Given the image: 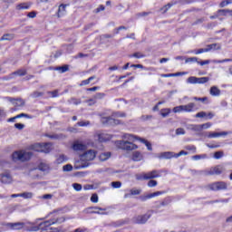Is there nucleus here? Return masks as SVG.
I'll return each instance as SVG.
<instances>
[{"label": "nucleus", "mask_w": 232, "mask_h": 232, "mask_svg": "<svg viewBox=\"0 0 232 232\" xmlns=\"http://www.w3.org/2000/svg\"><path fill=\"white\" fill-rule=\"evenodd\" d=\"M110 157H111V152H103V153L100 154L99 159H100V160H102V162H104L105 160H108V159H110Z\"/></svg>", "instance_id": "c756f323"}, {"label": "nucleus", "mask_w": 232, "mask_h": 232, "mask_svg": "<svg viewBox=\"0 0 232 232\" xmlns=\"http://www.w3.org/2000/svg\"><path fill=\"white\" fill-rule=\"evenodd\" d=\"M17 197H22L23 198H32V197H34V193H32V192H24V193H20V194L11 195L12 198H17Z\"/></svg>", "instance_id": "a211bd4d"}, {"label": "nucleus", "mask_w": 232, "mask_h": 232, "mask_svg": "<svg viewBox=\"0 0 232 232\" xmlns=\"http://www.w3.org/2000/svg\"><path fill=\"white\" fill-rule=\"evenodd\" d=\"M193 160H200V159H206V154L204 155H195L192 157Z\"/></svg>", "instance_id": "338daca9"}, {"label": "nucleus", "mask_w": 232, "mask_h": 232, "mask_svg": "<svg viewBox=\"0 0 232 232\" xmlns=\"http://www.w3.org/2000/svg\"><path fill=\"white\" fill-rule=\"evenodd\" d=\"M68 160V158L64 156V154H61L56 159V164H63V162H66Z\"/></svg>", "instance_id": "7c9ffc66"}, {"label": "nucleus", "mask_w": 232, "mask_h": 232, "mask_svg": "<svg viewBox=\"0 0 232 232\" xmlns=\"http://www.w3.org/2000/svg\"><path fill=\"white\" fill-rule=\"evenodd\" d=\"M96 139L99 142H107V140H111V135L106 132H98L95 134Z\"/></svg>", "instance_id": "9b49d317"}, {"label": "nucleus", "mask_w": 232, "mask_h": 232, "mask_svg": "<svg viewBox=\"0 0 232 232\" xmlns=\"http://www.w3.org/2000/svg\"><path fill=\"white\" fill-rule=\"evenodd\" d=\"M164 170H152L146 173V179H159L162 177Z\"/></svg>", "instance_id": "9d476101"}, {"label": "nucleus", "mask_w": 232, "mask_h": 232, "mask_svg": "<svg viewBox=\"0 0 232 232\" xmlns=\"http://www.w3.org/2000/svg\"><path fill=\"white\" fill-rule=\"evenodd\" d=\"M7 227H9L10 229H15V230L23 229V227H24V223L23 222L8 223Z\"/></svg>", "instance_id": "dca6fc26"}, {"label": "nucleus", "mask_w": 232, "mask_h": 232, "mask_svg": "<svg viewBox=\"0 0 232 232\" xmlns=\"http://www.w3.org/2000/svg\"><path fill=\"white\" fill-rule=\"evenodd\" d=\"M30 8V5L26 3L19 4L16 5V10H28Z\"/></svg>", "instance_id": "473e14b6"}, {"label": "nucleus", "mask_w": 232, "mask_h": 232, "mask_svg": "<svg viewBox=\"0 0 232 232\" xmlns=\"http://www.w3.org/2000/svg\"><path fill=\"white\" fill-rule=\"evenodd\" d=\"M180 72L178 73H167V74H161L160 77L168 78V77H177V75H179Z\"/></svg>", "instance_id": "5fc2aeb1"}, {"label": "nucleus", "mask_w": 232, "mask_h": 232, "mask_svg": "<svg viewBox=\"0 0 232 232\" xmlns=\"http://www.w3.org/2000/svg\"><path fill=\"white\" fill-rule=\"evenodd\" d=\"M0 181L2 182V184H11L12 175H10V172H5L4 174H1Z\"/></svg>", "instance_id": "4468645a"}, {"label": "nucleus", "mask_w": 232, "mask_h": 232, "mask_svg": "<svg viewBox=\"0 0 232 232\" xmlns=\"http://www.w3.org/2000/svg\"><path fill=\"white\" fill-rule=\"evenodd\" d=\"M69 102H70V104H74L75 106H77L78 104H81V100L72 98L69 101Z\"/></svg>", "instance_id": "6e6d98bb"}, {"label": "nucleus", "mask_w": 232, "mask_h": 232, "mask_svg": "<svg viewBox=\"0 0 232 232\" xmlns=\"http://www.w3.org/2000/svg\"><path fill=\"white\" fill-rule=\"evenodd\" d=\"M169 113H171V109H161L160 111V115L161 117H168V115H169Z\"/></svg>", "instance_id": "72a5a7b5"}, {"label": "nucleus", "mask_w": 232, "mask_h": 232, "mask_svg": "<svg viewBox=\"0 0 232 232\" xmlns=\"http://www.w3.org/2000/svg\"><path fill=\"white\" fill-rule=\"evenodd\" d=\"M208 114L205 111H199L196 114L197 119H204Z\"/></svg>", "instance_id": "864d4df0"}, {"label": "nucleus", "mask_w": 232, "mask_h": 232, "mask_svg": "<svg viewBox=\"0 0 232 232\" xmlns=\"http://www.w3.org/2000/svg\"><path fill=\"white\" fill-rule=\"evenodd\" d=\"M91 202H93V204H97L99 202V196L97 194H92L91 197Z\"/></svg>", "instance_id": "3c124183"}, {"label": "nucleus", "mask_w": 232, "mask_h": 232, "mask_svg": "<svg viewBox=\"0 0 232 232\" xmlns=\"http://www.w3.org/2000/svg\"><path fill=\"white\" fill-rule=\"evenodd\" d=\"M209 93L212 95V97H218V95H220V89H218L217 86H212L210 88Z\"/></svg>", "instance_id": "5701e85b"}, {"label": "nucleus", "mask_w": 232, "mask_h": 232, "mask_svg": "<svg viewBox=\"0 0 232 232\" xmlns=\"http://www.w3.org/2000/svg\"><path fill=\"white\" fill-rule=\"evenodd\" d=\"M72 149L73 151H84V150H86V145L79 140H75L72 145Z\"/></svg>", "instance_id": "ddd939ff"}, {"label": "nucleus", "mask_w": 232, "mask_h": 232, "mask_svg": "<svg viewBox=\"0 0 232 232\" xmlns=\"http://www.w3.org/2000/svg\"><path fill=\"white\" fill-rule=\"evenodd\" d=\"M142 190L139 189V188H132L130 189V194H125L124 195V198H130V197H131V195H140Z\"/></svg>", "instance_id": "a878e982"}, {"label": "nucleus", "mask_w": 232, "mask_h": 232, "mask_svg": "<svg viewBox=\"0 0 232 232\" xmlns=\"http://www.w3.org/2000/svg\"><path fill=\"white\" fill-rule=\"evenodd\" d=\"M218 14L219 15H227V14H229V9H219Z\"/></svg>", "instance_id": "09e8293b"}, {"label": "nucleus", "mask_w": 232, "mask_h": 232, "mask_svg": "<svg viewBox=\"0 0 232 232\" xmlns=\"http://www.w3.org/2000/svg\"><path fill=\"white\" fill-rule=\"evenodd\" d=\"M72 169L73 166H72L71 164H67L63 167V171H72Z\"/></svg>", "instance_id": "603ef678"}, {"label": "nucleus", "mask_w": 232, "mask_h": 232, "mask_svg": "<svg viewBox=\"0 0 232 232\" xmlns=\"http://www.w3.org/2000/svg\"><path fill=\"white\" fill-rule=\"evenodd\" d=\"M171 202H172L171 197H166L160 202V206H158V208H166L169 206Z\"/></svg>", "instance_id": "aec40b11"}, {"label": "nucleus", "mask_w": 232, "mask_h": 232, "mask_svg": "<svg viewBox=\"0 0 232 232\" xmlns=\"http://www.w3.org/2000/svg\"><path fill=\"white\" fill-rule=\"evenodd\" d=\"M72 188L73 189H75V191H81V189H82V186L78 183H73Z\"/></svg>", "instance_id": "13d9d810"}, {"label": "nucleus", "mask_w": 232, "mask_h": 232, "mask_svg": "<svg viewBox=\"0 0 232 232\" xmlns=\"http://www.w3.org/2000/svg\"><path fill=\"white\" fill-rule=\"evenodd\" d=\"M38 168L40 171H48L50 169V167L45 163H41Z\"/></svg>", "instance_id": "a19ab883"}, {"label": "nucleus", "mask_w": 232, "mask_h": 232, "mask_svg": "<svg viewBox=\"0 0 232 232\" xmlns=\"http://www.w3.org/2000/svg\"><path fill=\"white\" fill-rule=\"evenodd\" d=\"M27 17L30 19H35V17H37V13H35V11H32L27 14Z\"/></svg>", "instance_id": "680f3d73"}, {"label": "nucleus", "mask_w": 232, "mask_h": 232, "mask_svg": "<svg viewBox=\"0 0 232 232\" xmlns=\"http://www.w3.org/2000/svg\"><path fill=\"white\" fill-rule=\"evenodd\" d=\"M122 139L123 140H117L115 145L116 148H119V150H123V151H133L134 150H137L139 146L133 143L136 142V140H140V142L146 144V140L140 139L133 134H124Z\"/></svg>", "instance_id": "f257e3e1"}, {"label": "nucleus", "mask_w": 232, "mask_h": 232, "mask_svg": "<svg viewBox=\"0 0 232 232\" xmlns=\"http://www.w3.org/2000/svg\"><path fill=\"white\" fill-rule=\"evenodd\" d=\"M14 35L12 34H5L1 38L0 41H12Z\"/></svg>", "instance_id": "2f4dec72"}, {"label": "nucleus", "mask_w": 232, "mask_h": 232, "mask_svg": "<svg viewBox=\"0 0 232 232\" xmlns=\"http://www.w3.org/2000/svg\"><path fill=\"white\" fill-rule=\"evenodd\" d=\"M205 175L207 177L213 176V175H222V168L220 167H214L208 170H205Z\"/></svg>", "instance_id": "f8f14e48"}, {"label": "nucleus", "mask_w": 232, "mask_h": 232, "mask_svg": "<svg viewBox=\"0 0 232 232\" xmlns=\"http://www.w3.org/2000/svg\"><path fill=\"white\" fill-rule=\"evenodd\" d=\"M176 135H186V130L182 128H178L176 130Z\"/></svg>", "instance_id": "4d7b16f0"}, {"label": "nucleus", "mask_w": 232, "mask_h": 232, "mask_svg": "<svg viewBox=\"0 0 232 232\" xmlns=\"http://www.w3.org/2000/svg\"><path fill=\"white\" fill-rule=\"evenodd\" d=\"M231 1L229 0H223L221 1V3L219 4L220 8H224L225 6H227V5H231Z\"/></svg>", "instance_id": "de8ad7c7"}, {"label": "nucleus", "mask_w": 232, "mask_h": 232, "mask_svg": "<svg viewBox=\"0 0 232 232\" xmlns=\"http://www.w3.org/2000/svg\"><path fill=\"white\" fill-rule=\"evenodd\" d=\"M208 47L207 48H201L194 51L195 55H199V53H208Z\"/></svg>", "instance_id": "79ce46f5"}, {"label": "nucleus", "mask_w": 232, "mask_h": 232, "mask_svg": "<svg viewBox=\"0 0 232 232\" xmlns=\"http://www.w3.org/2000/svg\"><path fill=\"white\" fill-rule=\"evenodd\" d=\"M188 82H189L190 84H198V78L195 76H190L188 78Z\"/></svg>", "instance_id": "f704fd0d"}, {"label": "nucleus", "mask_w": 232, "mask_h": 232, "mask_svg": "<svg viewBox=\"0 0 232 232\" xmlns=\"http://www.w3.org/2000/svg\"><path fill=\"white\" fill-rule=\"evenodd\" d=\"M159 182H157V180L155 179H149L147 186L149 188H156V186H158Z\"/></svg>", "instance_id": "e433bc0d"}, {"label": "nucleus", "mask_w": 232, "mask_h": 232, "mask_svg": "<svg viewBox=\"0 0 232 232\" xmlns=\"http://www.w3.org/2000/svg\"><path fill=\"white\" fill-rule=\"evenodd\" d=\"M52 215L54 217L53 219L40 223L39 227H33L29 231H39L40 227H43V226H44V227H48L49 226H53V224H63V222H64V218L59 217V211H54Z\"/></svg>", "instance_id": "f03ea898"}, {"label": "nucleus", "mask_w": 232, "mask_h": 232, "mask_svg": "<svg viewBox=\"0 0 232 232\" xmlns=\"http://www.w3.org/2000/svg\"><path fill=\"white\" fill-rule=\"evenodd\" d=\"M137 224H146V217L145 216H139L136 219Z\"/></svg>", "instance_id": "4c0bfd02"}, {"label": "nucleus", "mask_w": 232, "mask_h": 232, "mask_svg": "<svg viewBox=\"0 0 232 232\" xmlns=\"http://www.w3.org/2000/svg\"><path fill=\"white\" fill-rule=\"evenodd\" d=\"M207 146L208 148H210V150H215L217 148H220V143H208Z\"/></svg>", "instance_id": "49530a36"}, {"label": "nucleus", "mask_w": 232, "mask_h": 232, "mask_svg": "<svg viewBox=\"0 0 232 232\" xmlns=\"http://www.w3.org/2000/svg\"><path fill=\"white\" fill-rule=\"evenodd\" d=\"M179 2L177 1H173L170 2L167 5H165L163 7L160 8V12H162V14H166V12H168V10H169V8H171V6H175V5H177Z\"/></svg>", "instance_id": "4be33fe9"}, {"label": "nucleus", "mask_w": 232, "mask_h": 232, "mask_svg": "<svg viewBox=\"0 0 232 232\" xmlns=\"http://www.w3.org/2000/svg\"><path fill=\"white\" fill-rule=\"evenodd\" d=\"M93 79H95V77L91 76L89 79L82 81V82L80 83V86H86V85L90 84V82H92V81H93Z\"/></svg>", "instance_id": "c9c22d12"}, {"label": "nucleus", "mask_w": 232, "mask_h": 232, "mask_svg": "<svg viewBox=\"0 0 232 232\" xmlns=\"http://www.w3.org/2000/svg\"><path fill=\"white\" fill-rule=\"evenodd\" d=\"M227 135V131H222V132H208L207 135L208 139H217L218 137H224Z\"/></svg>", "instance_id": "f3484780"}, {"label": "nucleus", "mask_w": 232, "mask_h": 232, "mask_svg": "<svg viewBox=\"0 0 232 232\" xmlns=\"http://www.w3.org/2000/svg\"><path fill=\"white\" fill-rule=\"evenodd\" d=\"M160 195H166V190L156 191L146 194V199L155 198V197H160Z\"/></svg>", "instance_id": "6ab92c4d"}, {"label": "nucleus", "mask_w": 232, "mask_h": 232, "mask_svg": "<svg viewBox=\"0 0 232 232\" xmlns=\"http://www.w3.org/2000/svg\"><path fill=\"white\" fill-rule=\"evenodd\" d=\"M56 70H59L62 73H64L65 72H68V67L67 65H64L62 67H57Z\"/></svg>", "instance_id": "0e129e2a"}, {"label": "nucleus", "mask_w": 232, "mask_h": 232, "mask_svg": "<svg viewBox=\"0 0 232 232\" xmlns=\"http://www.w3.org/2000/svg\"><path fill=\"white\" fill-rule=\"evenodd\" d=\"M31 150L41 153H50L52 151V143H35L31 146Z\"/></svg>", "instance_id": "423d86ee"}, {"label": "nucleus", "mask_w": 232, "mask_h": 232, "mask_svg": "<svg viewBox=\"0 0 232 232\" xmlns=\"http://www.w3.org/2000/svg\"><path fill=\"white\" fill-rule=\"evenodd\" d=\"M66 6H68L67 5H60L58 7V11H57V17H64V15H66Z\"/></svg>", "instance_id": "2eb2a0df"}, {"label": "nucleus", "mask_w": 232, "mask_h": 232, "mask_svg": "<svg viewBox=\"0 0 232 232\" xmlns=\"http://www.w3.org/2000/svg\"><path fill=\"white\" fill-rule=\"evenodd\" d=\"M130 57H135V59H142V57H144V54H142L140 53H135L130 55Z\"/></svg>", "instance_id": "bf43d9fd"}, {"label": "nucleus", "mask_w": 232, "mask_h": 232, "mask_svg": "<svg viewBox=\"0 0 232 232\" xmlns=\"http://www.w3.org/2000/svg\"><path fill=\"white\" fill-rule=\"evenodd\" d=\"M33 155L34 153L31 151L16 150L12 154V160L14 162H17V160H20V162H26V160H30L32 159Z\"/></svg>", "instance_id": "20e7f679"}, {"label": "nucleus", "mask_w": 232, "mask_h": 232, "mask_svg": "<svg viewBox=\"0 0 232 232\" xmlns=\"http://www.w3.org/2000/svg\"><path fill=\"white\" fill-rule=\"evenodd\" d=\"M185 63H198V58L197 57H188L185 60Z\"/></svg>", "instance_id": "c03bdc74"}, {"label": "nucleus", "mask_w": 232, "mask_h": 232, "mask_svg": "<svg viewBox=\"0 0 232 232\" xmlns=\"http://www.w3.org/2000/svg\"><path fill=\"white\" fill-rule=\"evenodd\" d=\"M222 157H224V151L222 150L216 151L214 153V159H216L217 160H218V159H222Z\"/></svg>", "instance_id": "ea45409f"}, {"label": "nucleus", "mask_w": 232, "mask_h": 232, "mask_svg": "<svg viewBox=\"0 0 232 232\" xmlns=\"http://www.w3.org/2000/svg\"><path fill=\"white\" fill-rule=\"evenodd\" d=\"M142 159H143L142 153H140V151L133 152L132 160H134L135 162H139L142 160Z\"/></svg>", "instance_id": "393cba45"}, {"label": "nucleus", "mask_w": 232, "mask_h": 232, "mask_svg": "<svg viewBox=\"0 0 232 232\" xmlns=\"http://www.w3.org/2000/svg\"><path fill=\"white\" fill-rule=\"evenodd\" d=\"M112 188H114V189H119V188H121L122 186V183H121V181H114L111 183Z\"/></svg>", "instance_id": "a18cd8bd"}, {"label": "nucleus", "mask_w": 232, "mask_h": 232, "mask_svg": "<svg viewBox=\"0 0 232 232\" xmlns=\"http://www.w3.org/2000/svg\"><path fill=\"white\" fill-rule=\"evenodd\" d=\"M77 126H80V127L90 126V121H78Z\"/></svg>", "instance_id": "69168bd1"}, {"label": "nucleus", "mask_w": 232, "mask_h": 232, "mask_svg": "<svg viewBox=\"0 0 232 232\" xmlns=\"http://www.w3.org/2000/svg\"><path fill=\"white\" fill-rule=\"evenodd\" d=\"M193 101H197L198 102H208V97H203V98L194 97Z\"/></svg>", "instance_id": "8fccbe9b"}, {"label": "nucleus", "mask_w": 232, "mask_h": 232, "mask_svg": "<svg viewBox=\"0 0 232 232\" xmlns=\"http://www.w3.org/2000/svg\"><path fill=\"white\" fill-rule=\"evenodd\" d=\"M96 157L97 151H95L94 150H89L82 154V159L86 160L87 162H90V160H94Z\"/></svg>", "instance_id": "6e6552de"}, {"label": "nucleus", "mask_w": 232, "mask_h": 232, "mask_svg": "<svg viewBox=\"0 0 232 232\" xmlns=\"http://www.w3.org/2000/svg\"><path fill=\"white\" fill-rule=\"evenodd\" d=\"M92 211L91 213H94L96 215H106V208H99V207H94L92 208Z\"/></svg>", "instance_id": "b1692460"}, {"label": "nucleus", "mask_w": 232, "mask_h": 232, "mask_svg": "<svg viewBox=\"0 0 232 232\" xmlns=\"http://www.w3.org/2000/svg\"><path fill=\"white\" fill-rule=\"evenodd\" d=\"M185 150L188 151H192V153H197V147L195 145H187Z\"/></svg>", "instance_id": "58836bf2"}, {"label": "nucleus", "mask_w": 232, "mask_h": 232, "mask_svg": "<svg viewBox=\"0 0 232 232\" xmlns=\"http://www.w3.org/2000/svg\"><path fill=\"white\" fill-rule=\"evenodd\" d=\"M211 191H222L227 189V183L224 181H217L209 185Z\"/></svg>", "instance_id": "0eeeda50"}, {"label": "nucleus", "mask_w": 232, "mask_h": 232, "mask_svg": "<svg viewBox=\"0 0 232 232\" xmlns=\"http://www.w3.org/2000/svg\"><path fill=\"white\" fill-rule=\"evenodd\" d=\"M90 164L82 160V156L80 155V160L74 161V169H84V168H88Z\"/></svg>", "instance_id": "1a4fd4ad"}, {"label": "nucleus", "mask_w": 232, "mask_h": 232, "mask_svg": "<svg viewBox=\"0 0 232 232\" xmlns=\"http://www.w3.org/2000/svg\"><path fill=\"white\" fill-rule=\"evenodd\" d=\"M209 81V77H201L198 80V84H206Z\"/></svg>", "instance_id": "37998d69"}, {"label": "nucleus", "mask_w": 232, "mask_h": 232, "mask_svg": "<svg viewBox=\"0 0 232 232\" xmlns=\"http://www.w3.org/2000/svg\"><path fill=\"white\" fill-rule=\"evenodd\" d=\"M220 48H222L220 44H212L207 45L208 52H211V50H220Z\"/></svg>", "instance_id": "bb28decb"}, {"label": "nucleus", "mask_w": 232, "mask_h": 232, "mask_svg": "<svg viewBox=\"0 0 232 232\" xmlns=\"http://www.w3.org/2000/svg\"><path fill=\"white\" fill-rule=\"evenodd\" d=\"M160 158L161 159H167V160L175 159V153H173V152H163V153L160 154Z\"/></svg>", "instance_id": "c85d7f7f"}, {"label": "nucleus", "mask_w": 232, "mask_h": 232, "mask_svg": "<svg viewBox=\"0 0 232 232\" xmlns=\"http://www.w3.org/2000/svg\"><path fill=\"white\" fill-rule=\"evenodd\" d=\"M14 75H18L19 77H23V75H26V71L23 70V69L18 70V71L13 72L12 74H10L9 79H14Z\"/></svg>", "instance_id": "cd10ccee"}, {"label": "nucleus", "mask_w": 232, "mask_h": 232, "mask_svg": "<svg viewBox=\"0 0 232 232\" xmlns=\"http://www.w3.org/2000/svg\"><path fill=\"white\" fill-rule=\"evenodd\" d=\"M118 117H125V114L122 112H114L112 113V117H102L101 121L102 124H108L110 126H115V124H120Z\"/></svg>", "instance_id": "39448f33"}, {"label": "nucleus", "mask_w": 232, "mask_h": 232, "mask_svg": "<svg viewBox=\"0 0 232 232\" xmlns=\"http://www.w3.org/2000/svg\"><path fill=\"white\" fill-rule=\"evenodd\" d=\"M200 125H201V130H208V129H209L210 126H213V124L211 122H207V123H203Z\"/></svg>", "instance_id": "052dcab7"}, {"label": "nucleus", "mask_w": 232, "mask_h": 232, "mask_svg": "<svg viewBox=\"0 0 232 232\" xmlns=\"http://www.w3.org/2000/svg\"><path fill=\"white\" fill-rule=\"evenodd\" d=\"M199 107L195 102H189L186 105H179L172 109L173 113H193L198 111Z\"/></svg>", "instance_id": "7ed1b4c3"}, {"label": "nucleus", "mask_w": 232, "mask_h": 232, "mask_svg": "<svg viewBox=\"0 0 232 232\" xmlns=\"http://www.w3.org/2000/svg\"><path fill=\"white\" fill-rule=\"evenodd\" d=\"M7 99L10 101V102L14 104L15 106H18V107L24 106V101L21 98H18V99L7 98Z\"/></svg>", "instance_id": "412c9836"}, {"label": "nucleus", "mask_w": 232, "mask_h": 232, "mask_svg": "<svg viewBox=\"0 0 232 232\" xmlns=\"http://www.w3.org/2000/svg\"><path fill=\"white\" fill-rule=\"evenodd\" d=\"M6 117V111H5V109L0 108V121H2V119H5Z\"/></svg>", "instance_id": "e2e57ef3"}, {"label": "nucleus", "mask_w": 232, "mask_h": 232, "mask_svg": "<svg viewBox=\"0 0 232 232\" xmlns=\"http://www.w3.org/2000/svg\"><path fill=\"white\" fill-rule=\"evenodd\" d=\"M210 61L209 60H205V61H198V64L200 66H206V64H209Z\"/></svg>", "instance_id": "774afa93"}]
</instances>
